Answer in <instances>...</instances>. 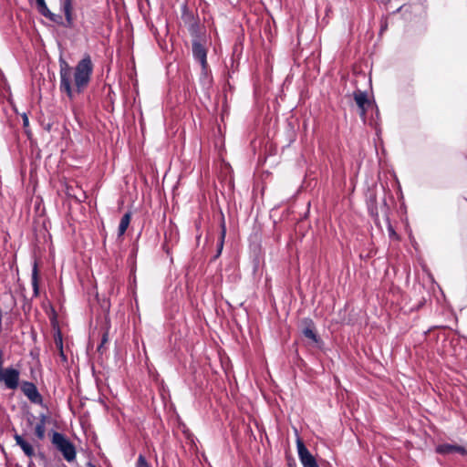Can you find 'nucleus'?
Returning <instances> with one entry per match:
<instances>
[{
  "mask_svg": "<svg viewBox=\"0 0 467 467\" xmlns=\"http://www.w3.org/2000/svg\"><path fill=\"white\" fill-rule=\"evenodd\" d=\"M192 53L194 57L201 63L202 67H206V49L205 47L199 42L194 41L192 44Z\"/></svg>",
  "mask_w": 467,
  "mask_h": 467,
  "instance_id": "obj_6",
  "label": "nucleus"
},
{
  "mask_svg": "<svg viewBox=\"0 0 467 467\" xmlns=\"http://www.w3.org/2000/svg\"><path fill=\"white\" fill-rule=\"evenodd\" d=\"M24 124L25 126L28 124V119L26 117L24 118Z\"/></svg>",
  "mask_w": 467,
  "mask_h": 467,
  "instance_id": "obj_18",
  "label": "nucleus"
},
{
  "mask_svg": "<svg viewBox=\"0 0 467 467\" xmlns=\"http://www.w3.org/2000/svg\"><path fill=\"white\" fill-rule=\"evenodd\" d=\"M62 10L65 14L66 20L68 26H71L73 23V6L72 0H60Z\"/></svg>",
  "mask_w": 467,
  "mask_h": 467,
  "instance_id": "obj_8",
  "label": "nucleus"
},
{
  "mask_svg": "<svg viewBox=\"0 0 467 467\" xmlns=\"http://www.w3.org/2000/svg\"><path fill=\"white\" fill-rule=\"evenodd\" d=\"M91 467H96V466H94V465H91Z\"/></svg>",
  "mask_w": 467,
  "mask_h": 467,
  "instance_id": "obj_19",
  "label": "nucleus"
},
{
  "mask_svg": "<svg viewBox=\"0 0 467 467\" xmlns=\"http://www.w3.org/2000/svg\"><path fill=\"white\" fill-rule=\"evenodd\" d=\"M36 3H37V5H38V7L40 9V12L44 16H47L49 15V10L47 9V6L46 5L45 0H36Z\"/></svg>",
  "mask_w": 467,
  "mask_h": 467,
  "instance_id": "obj_15",
  "label": "nucleus"
},
{
  "mask_svg": "<svg viewBox=\"0 0 467 467\" xmlns=\"http://www.w3.org/2000/svg\"><path fill=\"white\" fill-rule=\"evenodd\" d=\"M92 73V62L89 57L81 59L73 69L67 63L60 65V88L73 99L88 86Z\"/></svg>",
  "mask_w": 467,
  "mask_h": 467,
  "instance_id": "obj_1",
  "label": "nucleus"
},
{
  "mask_svg": "<svg viewBox=\"0 0 467 467\" xmlns=\"http://www.w3.org/2000/svg\"><path fill=\"white\" fill-rule=\"evenodd\" d=\"M298 456L304 467H318L315 458L304 445L300 439L296 441Z\"/></svg>",
  "mask_w": 467,
  "mask_h": 467,
  "instance_id": "obj_3",
  "label": "nucleus"
},
{
  "mask_svg": "<svg viewBox=\"0 0 467 467\" xmlns=\"http://www.w3.org/2000/svg\"><path fill=\"white\" fill-rule=\"evenodd\" d=\"M32 285H33V287H34V292L36 295H37L38 293V284H37V267H36V265L35 264L34 265V268H33V274H32Z\"/></svg>",
  "mask_w": 467,
  "mask_h": 467,
  "instance_id": "obj_14",
  "label": "nucleus"
},
{
  "mask_svg": "<svg viewBox=\"0 0 467 467\" xmlns=\"http://www.w3.org/2000/svg\"><path fill=\"white\" fill-rule=\"evenodd\" d=\"M14 438L16 444L22 449V451L27 457L35 456L36 451L31 442H29L28 441H26L21 435L18 434H16Z\"/></svg>",
  "mask_w": 467,
  "mask_h": 467,
  "instance_id": "obj_7",
  "label": "nucleus"
},
{
  "mask_svg": "<svg viewBox=\"0 0 467 467\" xmlns=\"http://www.w3.org/2000/svg\"><path fill=\"white\" fill-rule=\"evenodd\" d=\"M108 340L107 335L105 334L102 338V344L106 343Z\"/></svg>",
  "mask_w": 467,
  "mask_h": 467,
  "instance_id": "obj_17",
  "label": "nucleus"
},
{
  "mask_svg": "<svg viewBox=\"0 0 467 467\" xmlns=\"http://www.w3.org/2000/svg\"><path fill=\"white\" fill-rule=\"evenodd\" d=\"M130 219H131V214H130V213H126L122 216V218H121V220H120V223H119V229H118V234H119V236H122V235L125 234V232H126L127 228H128V227H129V225H130Z\"/></svg>",
  "mask_w": 467,
  "mask_h": 467,
  "instance_id": "obj_10",
  "label": "nucleus"
},
{
  "mask_svg": "<svg viewBox=\"0 0 467 467\" xmlns=\"http://www.w3.org/2000/svg\"><path fill=\"white\" fill-rule=\"evenodd\" d=\"M437 451L439 453L460 452V453L463 454L465 452V450L463 448H462V447H459V446H453V445H450V444H443V445H440L437 448Z\"/></svg>",
  "mask_w": 467,
  "mask_h": 467,
  "instance_id": "obj_9",
  "label": "nucleus"
},
{
  "mask_svg": "<svg viewBox=\"0 0 467 467\" xmlns=\"http://www.w3.org/2000/svg\"><path fill=\"white\" fill-rule=\"evenodd\" d=\"M46 421H47V418H46V416L43 415V416H41L39 422H37L35 427V433H36V437L40 440L44 439V437H45Z\"/></svg>",
  "mask_w": 467,
  "mask_h": 467,
  "instance_id": "obj_11",
  "label": "nucleus"
},
{
  "mask_svg": "<svg viewBox=\"0 0 467 467\" xmlns=\"http://www.w3.org/2000/svg\"><path fill=\"white\" fill-rule=\"evenodd\" d=\"M221 228L222 229H221L220 242L218 244V253L219 254L222 252L223 242H224V238H225V235H226V227H225L224 222L222 223Z\"/></svg>",
  "mask_w": 467,
  "mask_h": 467,
  "instance_id": "obj_13",
  "label": "nucleus"
},
{
  "mask_svg": "<svg viewBox=\"0 0 467 467\" xmlns=\"http://www.w3.org/2000/svg\"><path fill=\"white\" fill-rule=\"evenodd\" d=\"M353 97L356 104L359 108L361 118L365 119L366 110L372 106V103L368 99L367 94L363 91H355Z\"/></svg>",
  "mask_w": 467,
  "mask_h": 467,
  "instance_id": "obj_5",
  "label": "nucleus"
},
{
  "mask_svg": "<svg viewBox=\"0 0 467 467\" xmlns=\"http://www.w3.org/2000/svg\"><path fill=\"white\" fill-rule=\"evenodd\" d=\"M52 443L63 454L67 462H72L76 458V450L72 442L63 434L54 432L52 435Z\"/></svg>",
  "mask_w": 467,
  "mask_h": 467,
  "instance_id": "obj_2",
  "label": "nucleus"
},
{
  "mask_svg": "<svg viewBox=\"0 0 467 467\" xmlns=\"http://www.w3.org/2000/svg\"><path fill=\"white\" fill-rule=\"evenodd\" d=\"M137 467H150L143 455H140L137 461Z\"/></svg>",
  "mask_w": 467,
  "mask_h": 467,
  "instance_id": "obj_16",
  "label": "nucleus"
},
{
  "mask_svg": "<svg viewBox=\"0 0 467 467\" xmlns=\"http://www.w3.org/2000/svg\"><path fill=\"white\" fill-rule=\"evenodd\" d=\"M21 390L31 402L36 404L42 403V396L38 392L35 384L25 381L21 385Z\"/></svg>",
  "mask_w": 467,
  "mask_h": 467,
  "instance_id": "obj_4",
  "label": "nucleus"
},
{
  "mask_svg": "<svg viewBox=\"0 0 467 467\" xmlns=\"http://www.w3.org/2000/svg\"><path fill=\"white\" fill-rule=\"evenodd\" d=\"M303 334L306 337L311 339L314 342L317 341V337L312 324H308L304 329Z\"/></svg>",
  "mask_w": 467,
  "mask_h": 467,
  "instance_id": "obj_12",
  "label": "nucleus"
}]
</instances>
